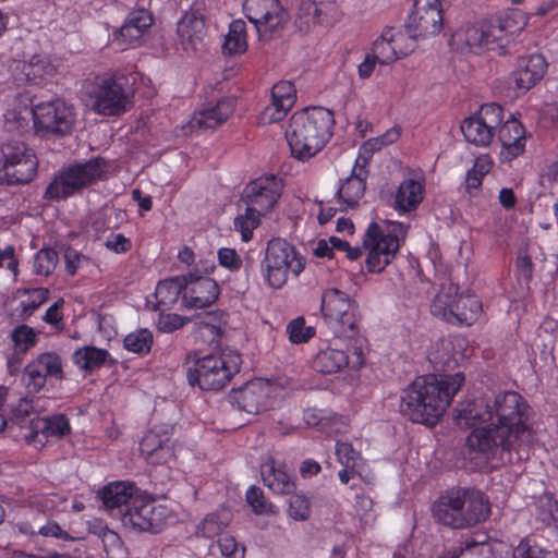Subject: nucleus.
Here are the masks:
<instances>
[{
  "label": "nucleus",
  "mask_w": 558,
  "mask_h": 558,
  "mask_svg": "<svg viewBox=\"0 0 558 558\" xmlns=\"http://www.w3.org/2000/svg\"><path fill=\"white\" fill-rule=\"evenodd\" d=\"M59 256L57 251L44 247L35 255L34 271L40 276H49L57 267Z\"/></svg>",
  "instance_id": "nucleus-46"
},
{
  "label": "nucleus",
  "mask_w": 558,
  "mask_h": 558,
  "mask_svg": "<svg viewBox=\"0 0 558 558\" xmlns=\"http://www.w3.org/2000/svg\"><path fill=\"white\" fill-rule=\"evenodd\" d=\"M304 267L305 258L286 240L276 238L267 243L260 274L271 289H281L287 283L289 274L298 277Z\"/></svg>",
  "instance_id": "nucleus-6"
},
{
  "label": "nucleus",
  "mask_w": 558,
  "mask_h": 558,
  "mask_svg": "<svg viewBox=\"0 0 558 558\" xmlns=\"http://www.w3.org/2000/svg\"><path fill=\"white\" fill-rule=\"evenodd\" d=\"M36 133L45 137H63L73 131L76 113L62 99L34 105L31 109Z\"/></svg>",
  "instance_id": "nucleus-11"
},
{
  "label": "nucleus",
  "mask_w": 558,
  "mask_h": 558,
  "mask_svg": "<svg viewBox=\"0 0 558 558\" xmlns=\"http://www.w3.org/2000/svg\"><path fill=\"white\" fill-rule=\"evenodd\" d=\"M549 553H544L536 546H531L526 542H521L513 551V558H550Z\"/></svg>",
  "instance_id": "nucleus-62"
},
{
  "label": "nucleus",
  "mask_w": 558,
  "mask_h": 558,
  "mask_svg": "<svg viewBox=\"0 0 558 558\" xmlns=\"http://www.w3.org/2000/svg\"><path fill=\"white\" fill-rule=\"evenodd\" d=\"M515 15L517 14H512L498 20L488 21L492 37L494 38L495 45L497 44L500 49L505 48L502 44L505 39L507 43L509 41L507 39L508 36H513L523 29L524 25L515 21Z\"/></svg>",
  "instance_id": "nucleus-41"
},
{
  "label": "nucleus",
  "mask_w": 558,
  "mask_h": 558,
  "mask_svg": "<svg viewBox=\"0 0 558 558\" xmlns=\"http://www.w3.org/2000/svg\"><path fill=\"white\" fill-rule=\"evenodd\" d=\"M16 70H21L26 82L34 83H37V80L52 76L56 73L54 64L49 58L44 56H34L28 62H19Z\"/></svg>",
  "instance_id": "nucleus-38"
},
{
  "label": "nucleus",
  "mask_w": 558,
  "mask_h": 558,
  "mask_svg": "<svg viewBox=\"0 0 558 558\" xmlns=\"http://www.w3.org/2000/svg\"><path fill=\"white\" fill-rule=\"evenodd\" d=\"M367 162L368 158L360 154L351 175L344 180L337 192L339 198L349 207L355 206L364 195L368 175Z\"/></svg>",
  "instance_id": "nucleus-24"
},
{
  "label": "nucleus",
  "mask_w": 558,
  "mask_h": 558,
  "mask_svg": "<svg viewBox=\"0 0 558 558\" xmlns=\"http://www.w3.org/2000/svg\"><path fill=\"white\" fill-rule=\"evenodd\" d=\"M153 344V333L148 329H138L124 338V348L137 354H146Z\"/></svg>",
  "instance_id": "nucleus-45"
},
{
  "label": "nucleus",
  "mask_w": 558,
  "mask_h": 558,
  "mask_svg": "<svg viewBox=\"0 0 558 558\" xmlns=\"http://www.w3.org/2000/svg\"><path fill=\"white\" fill-rule=\"evenodd\" d=\"M4 266L14 275L17 274L19 262L15 258V250L12 245H8L3 250H0V267Z\"/></svg>",
  "instance_id": "nucleus-64"
},
{
  "label": "nucleus",
  "mask_w": 558,
  "mask_h": 558,
  "mask_svg": "<svg viewBox=\"0 0 558 558\" xmlns=\"http://www.w3.org/2000/svg\"><path fill=\"white\" fill-rule=\"evenodd\" d=\"M186 323V319L177 314L161 315L159 319V328L163 332H172Z\"/></svg>",
  "instance_id": "nucleus-63"
},
{
  "label": "nucleus",
  "mask_w": 558,
  "mask_h": 558,
  "mask_svg": "<svg viewBox=\"0 0 558 558\" xmlns=\"http://www.w3.org/2000/svg\"><path fill=\"white\" fill-rule=\"evenodd\" d=\"M287 332L293 343L306 342L313 336L311 328L305 326L303 317L291 320L287 326Z\"/></svg>",
  "instance_id": "nucleus-56"
},
{
  "label": "nucleus",
  "mask_w": 558,
  "mask_h": 558,
  "mask_svg": "<svg viewBox=\"0 0 558 558\" xmlns=\"http://www.w3.org/2000/svg\"><path fill=\"white\" fill-rule=\"evenodd\" d=\"M459 296L458 286L452 282L442 283L430 306L432 314L446 322L447 317L451 316Z\"/></svg>",
  "instance_id": "nucleus-36"
},
{
  "label": "nucleus",
  "mask_w": 558,
  "mask_h": 558,
  "mask_svg": "<svg viewBox=\"0 0 558 558\" xmlns=\"http://www.w3.org/2000/svg\"><path fill=\"white\" fill-rule=\"evenodd\" d=\"M336 454L339 462L345 468H361L362 465V458L351 444L337 442Z\"/></svg>",
  "instance_id": "nucleus-54"
},
{
  "label": "nucleus",
  "mask_w": 558,
  "mask_h": 558,
  "mask_svg": "<svg viewBox=\"0 0 558 558\" xmlns=\"http://www.w3.org/2000/svg\"><path fill=\"white\" fill-rule=\"evenodd\" d=\"M349 356L345 351L332 347L319 350L312 360L314 371L322 374H335L349 365Z\"/></svg>",
  "instance_id": "nucleus-33"
},
{
  "label": "nucleus",
  "mask_w": 558,
  "mask_h": 558,
  "mask_svg": "<svg viewBox=\"0 0 558 558\" xmlns=\"http://www.w3.org/2000/svg\"><path fill=\"white\" fill-rule=\"evenodd\" d=\"M22 381L28 393H37L45 387L47 377L44 375V372L31 361L24 367Z\"/></svg>",
  "instance_id": "nucleus-47"
},
{
  "label": "nucleus",
  "mask_w": 558,
  "mask_h": 558,
  "mask_svg": "<svg viewBox=\"0 0 558 558\" xmlns=\"http://www.w3.org/2000/svg\"><path fill=\"white\" fill-rule=\"evenodd\" d=\"M39 534L46 537H56L61 541L72 542V537L66 531H64L57 522L49 521L39 529Z\"/></svg>",
  "instance_id": "nucleus-61"
},
{
  "label": "nucleus",
  "mask_w": 558,
  "mask_h": 558,
  "mask_svg": "<svg viewBox=\"0 0 558 558\" xmlns=\"http://www.w3.org/2000/svg\"><path fill=\"white\" fill-rule=\"evenodd\" d=\"M458 425L475 428L466 438L468 447L488 459L512 461L515 453L522 459L531 439L529 418L531 407L519 392L504 390L486 395L476 401H465L456 409Z\"/></svg>",
  "instance_id": "nucleus-1"
},
{
  "label": "nucleus",
  "mask_w": 558,
  "mask_h": 558,
  "mask_svg": "<svg viewBox=\"0 0 558 558\" xmlns=\"http://www.w3.org/2000/svg\"><path fill=\"white\" fill-rule=\"evenodd\" d=\"M320 311L337 337L351 338L357 332L359 305L345 292L326 289L322 294Z\"/></svg>",
  "instance_id": "nucleus-10"
},
{
  "label": "nucleus",
  "mask_w": 558,
  "mask_h": 558,
  "mask_svg": "<svg viewBox=\"0 0 558 558\" xmlns=\"http://www.w3.org/2000/svg\"><path fill=\"white\" fill-rule=\"evenodd\" d=\"M31 433L25 435V438L31 442L36 439L43 444L49 437H63L70 433V423L65 415L58 414L47 417L35 416L29 421Z\"/></svg>",
  "instance_id": "nucleus-25"
},
{
  "label": "nucleus",
  "mask_w": 558,
  "mask_h": 558,
  "mask_svg": "<svg viewBox=\"0 0 558 558\" xmlns=\"http://www.w3.org/2000/svg\"><path fill=\"white\" fill-rule=\"evenodd\" d=\"M524 128L512 116L498 128V141L500 142L504 151L507 153V158L511 159L519 156L525 146Z\"/></svg>",
  "instance_id": "nucleus-28"
},
{
  "label": "nucleus",
  "mask_w": 558,
  "mask_h": 558,
  "mask_svg": "<svg viewBox=\"0 0 558 558\" xmlns=\"http://www.w3.org/2000/svg\"><path fill=\"white\" fill-rule=\"evenodd\" d=\"M105 246L117 254H122L131 250V241L121 233H111L106 239Z\"/></svg>",
  "instance_id": "nucleus-60"
},
{
  "label": "nucleus",
  "mask_w": 558,
  "mask_h": 558,
  "mask_svg": "<svg viewBox=\"0 0 558 558\" xmlns=\"http://www.w3.org/2000/svg\"><path fill=\"white\" fill-rule=\"evenodd\" d=\"M546 70L547 62L542 54L525 56L519 59L510 81L519 93L524 94L543 78Z\"/></svg>",
  "instance_id": "nucleus-23"
},
{
  "label": "nucleus",
  "mask_w": 558,
  "mask_h": 558,
  "mask_svg": "<svg viewBox=\"0 0 558 558\" xmlns=\"http://www.w3.org/2000/svg\"><path fill=\"white\" fill-rule=\"evenodd\" d=\"M173 427L155 426L140 444L141 453L153 465L168 464L174 459Z\"/></svg>",
  "instance_id": "nucleus-17"
},
{
  "label": "nucleus",
  "mask_w": 558,
  "mask_h": 558,
  "mask_svg": "<svg viewBox=\"0 0 558 558\" xmlns=\"http://www.w3.org/2000/svg\"><path fill=\"white\" fill-rule=\"evenodd\" d=\"M461 131L464 138L476 146L489 145L495 134V132L475 114L463 121Z\"/></svg>",
  "instance_id": "nucleus-37"
},
{
  "label": "nucleus",
  "mask_w": 558,
  "mask_h": 558,
  "mask_svg": "<svg viewBox=\"0 0 558 558\" xmlns=\"http://www.w3.org/2000/svg\"><path fill=\"white\" fill-rule=\"evenodd\" d=\"M263 216L265 214L253 210L251 206L245 205L244 211L234 218V229L241 233L242 241L248 242L253 238V230L259 226Z\"/></svg>",
  "instance_id": "nucleus-43"
},
{
  "label": "nucleus",
  "mask_w": 558,
  "mask_h": 558,
  "mask_svg": "<svg viewBox=\"0 0 558 558\" xmlns=\"http://www.w3.org/2000/svg\"><path fill=\"white\" fill-rule=\"evenodd\" d=\"M186 284V276L169 277L158 282L154 298L156 303L153 306L154 311L165 312L170 310L179 298L184 292V286Z\"/></svg>",
  "instance_id": "nucleus-30"
},
{
  "label": "nucleus",
  "mask_w": 558,
  "mask_h": 558,
  "mask_svg": "<svg viewBox=\"0 0 558 558\" xmlns=\"http://www.w3.org/2000/svg\"><path fill=\"white\" fill-rule=\"evenodd\" d=\"M289 515L295 521H305L311 513V504L303 494H293L289 499Z\"/></svg>",
  "instance_id": "nucleus-52"
},
{
  "label": "nucleus",
  "mask_w": 558,
  "mask_h": 558,
  "mask_svg": "<svg viewBox=\"0 0 558 558\" xmlns=\"http://www.w3.org/2000/svg\"><path fill=\"white\" fill-rule=\"evenodd\" d=\"M474 114L495 132L501 125L504 109L495 102L485 104Z\"/></svg>",
  "instance_id": "nucleus-49"
},
{
  "label": "nucleus",
  "mask_w": 558,
  "mask_h": 558,
  "mask_svg": "<svg viewBox=\"0 0 558 558\" xmlns=\"http://www.w3.org/2000/svg\"><path fill=\"white\" fill-rule=\"evenodd\" d=\"M232 99H221L215 107L195 113L191 120V128L215 129L223 123L233 112Z\"/></svg>",
  "instance_id": "nucleus-31"
},
{
  "label": "nucleus",
  "mask_w": 558,
  "mask_h": 558,
  "mask_svg": "<svg viewBox=\"0 0 558 558\" xmlns=\"http://www.w3.org/2000/svg\"><path fill=\"white\" fill-rule=\"evenodd\" d=\"M260 474L265 486L275 494L290 495L295 489V483L287 472L286 465L271 457L262 463Z\"/></svg>",
  "instance_id": "nucleus-26"
},
{
  "label": "nucleus",
  "mask_w": 558,
  "mask_h": 558,
  "mask_svg": "<svg viewBox=\"0 0 558 558\" xmlns=\"http://www.w3.org/2000/svg\"><path fill=\"white\" fill-rule=\"evenodd\" d=\"M247 49L246 25L242 20L233 21L229 26V32L225 37L222 51L225 54H240Z\"/></svg>",
  "instance_id": "nucleus-40"
},
{
  "label": "nucleus",
  "mask_w": 558,
  "mask_h": 558,
  "mask_svg": "<svg viewBox=\"0 0 558 558\" xmlns=\"http://www.w3.org/2000/svg\"><path fill=\"white\" fill-rule=\"evenodd\" d=\"M38 160L32 148L21 141L0 144V184L31 182L37 173Z\"/></svg>",
  "instance_id": "nucleus-9"
},
{
  "label": "nucleus",
  "mask_w": 558,
  "mask_h": 558,
  "mask_svg": "<svg viewBox=\"0 0 558 558\" xmlns=\"http://www.w3.org/2000/svg\"><path fill=\"white\" fill-rule=\"evenodd\" d=\"M109 352L92 345L78 348L73 353V362L81 369L93 372L100 368L108 360Z\"/></svg>",
  "instance_id": "nucleus-39"
},
{
  "label": "nucleus",
  "mask_w": 558,
  "mask_h": 558,
  "mask_svg": "<svg viewBox=\"0 0 558 558\" xmlns=\"http://www.w3.org/2000/svg\"><path fill=\"white\" fill-rule=\"evenodd\" d=\"M489 514L488 499L480 489L473 487H451L433 505L436 521L451 529L473 527L485 521Z\"/></svg>",
  "instance_id": "nucleus-4"
},
{
  "label": "nucleus",
  "mask_w": 558,
  "mask_h": 558,
  "mask_svg": "<svg viewBox=\"0 0 558 558\" xmlns=\"http://www.w3.org/2000/svg\"><path fill=\"white\" fill-rule=\"evenodd\" d=\"M456 551L458 558H495L490 545L485 543L471 544Z\"/></svg>",
  "instance_id": "nucleus-57"
},
{
  "label": "nucleus",
  "mask_w": 558,
  "mask_h": 558,
  "mask_svg": "<svg viewBox=\"0 0 558 558\" xmlns=\"http://www.w3.org/2000/svg\"><path fill=\"white\" fill-rule=\"evenodd\" d=\"M245 10L247 19L264 39L277 35L288 21V13L279 0H246Z\"/></svg>",
  "instance_id": "nucleus-14"
},
{
  "label": "nucleus",
  "mask_w": 558,
  "mask_h": 558,
  "mask_svg": "<svg viewBox=\"0 0 558 558\" xmlns=\"http://www.w3.org/2000/svg\"><path fill=\"white\" fill-rule=\"evenodd\" d=\"M408 229V225L398 221H389L386 231L377 223L368 226L363 239V247L367 251L365 263L368 271L380 272L391 263Z\"/></svg>",
  "instance_id": "nucleus-7"
},
{
  "label": "nucleus",
  "mask_w": 558,
  "mask_h": 558,
  "mask_svg": "<svg viewBox=\"0 0 558 558\" xmlns=\"http://www.w3.org/2000/svg\"><path fill=\"white\" fill-rule=\"evenodd\" d=\"M396 40L387 38L386 35L377 38L373 44V56L377 57V60L383 64H388L397 60L398 53L396 47L392 45Z\"/></svg>",
  "instance_id": "nucleus-48"
},
{
  "label": "nucleus",
  "mask_w": 558,
  "mask_h": 558,
  "mask_svg": "<svg viewBox=\"0 0 558 558\" xmlns=\"http://www.w3.org/2000/svg\"><path fill=\"white\" fill-rule=\"evenodd\" d=\"M109 167L102 157H95L61 170L47 186L45 197L48 199L66 198L82 189L102 180Z\"/></svg>",
  "instance_id": "nucleus-8"
},
{
  "label": "nucleus",
  "mask_w": 558,
  "mask_h": 558,
  "mask_svg": "<svg viewBox=\"0 0 558 558\" xmlns=\"http://www.w3.org/2000/svg\"><path fill=\"white\" fill-rule=\"evenodd\" d=\"M12 341L15 347L22 352L25 353L27 350L33 348L37 342V336L35 330L27 326L21 325L17 326L11 333Z\"/></svg>",
  "instance_id": "nucleus-51"
},
{
  "label": "nucleus",
  "mask_w": 558,
  "mask_h": 558,
  "mask_svg": "<svg viewBox=\"0 0 558 558\" xmlns=\"http://www.w3.org/2000/svg\"><path fill=\"white\" fill-rule=\"evenodd\" d=\"M296 100V90L289 81L276 83L270 90V102L260 113V121L270 124L281 121Z\"/></svg>",
  "instance_id": "nucleus-22"
},
{
  "label": "nucleus",
  "mask_w": 558,
  "mask_h": 558,
  "mask_svg": "<svg viewBox=\"0 0 558 558\" xmlns=\"http://www.w3.org/2000/svg\"><path fill=\"white\" fill-rule=\"evenodd\" d=\"M47 289L39 288L31 291L28 299L20 303L19 316L22 319L28 318L47 300Z\"/></svg>",
  "instance_id": "nucleus-53"
},
{
  "label": "nucleus",
  "mask_w": 558,
  "mask_h": 558,
  "mask_svg": "<svg viewBox=\"0 0 558 558\" xmlns=\"http://www.w3.org/2000/svg\"><path fill=\"white\" fill-rule=\"evenodd\" d=\"M246 501L257 514L276 513L274 505L266 500L263 490L257 486H251L247 489Z\"/></svg>",
  "instance_id": "nucleus-50"
},
{
  "label": "nucleus",
  "mask_w": 558,
  "mask_h": 558,
  "mask_svg": "<svg viewBox=\"0 0 558 558\" xmlns=\"http://www.w3.org/2000/svg\"><path fill=\"white\" fill-rule=\"evenodd\" d=\"M220 293L218 283L207 276H186L182 307L204 308L216 302Z\"/></svg>",
  "instance_id": "nucleus-19"
},
{
  "label": "nucleus",
  "mask_w": 558,
  "mask_h": 558,
  "mask_svg": "<svg viewBox=\"0 0 558 558\" xmlns=\"http://www.w3.org/2000/svg\"><path fill=\"white\" fill-rule=\"evenodd\" d=\"M333 113L323 107L295 111L289 120L286 137L292 156L308 160L319 153L332 135Z\"/></svg>",
  "instance_id": "nucleus-3"
},
{
  "label": "nucleus",
  "mask_w": 558,
  "mask_h": 558,
  "mask_svg": "<svg viewBox=\"0 0 558 558\" xmlns=\"http://www.w3.org/2000/svg\"><path fill=\"white\" fill-rule=\"evenodd\" d=\"M464 381L462 373L417 377L400 397V413L413 423L434 426Z\"/></svg>",
  "instance_id": "nucleus-2"
},
{
  "label": "nucleus",
  "mask_w": 558,
  "mask_h": 558,
  "mask_svg": "<svg viewBox=\"0 0 558 558\" xmlns=\"http://www.w3.org/2000/svg\"><path fill=\"white\" fill-rule=\"evenodd\" d=\"M339 19L337 0H302L298 26L302 32H310L316 26L331 27Z\"/></svg>",
  "instance_id": "nucleus-18"
},
{
  "label": "nucleus",
  "mask_w": 558,
  "mask_h": 558,
  "mask_svg": "<svg viewBox=\"0 0 558 558\" xmlns=\"http://www.w3.org/2000/svg\"><path fill=\"white\" fill-rule=\"evenodd\" d=\"M282 187L281 179L274 174L259 177L245 185L241 202L266 215L280 198Z\"/></svg>",
  "instance_id": "nucleus-16"
},
{
  "label": "nucleus",
  "mask_w": 558,
  "mask_h": 558,
  "mask_svg": "<svg viewBox=\"0 0 558 558\" xmlns=\"http://www.w3.org/2000/svg\"><path fill=\"white\" fill-rule=\"evenodd\" d=\"M168 514L163 505L134 499L132 506L121 512V520L125 527L133 531L158 533L165 526Z\"/></svg>",
  "instance_id": "nucleus-13"
},
{
  "label": "nucleus",
  "mask_w": 558,
  "mask_h": 558,
  "mask_svg": "<svg viewBox=\"0 0 558 558\" xmlns=\"http://www.w3.org/2000/svg\"><path fill=\"white\" fill-rule=\"evenodd\" d=\"M35 366L44 372V375L56 379L64 377L63 364L60 355L56 352H44L33 360Z\"/></svg>",
  "instance_id": "nucleus-44"
},
{
  "label": "nucleus",
  "mask_w": 558,
  "mask_h": 558,
  "mask_svg": "<svg viewBox=\"0 0 558 558\" xmlns=\"http://www.w3.org/2000/svg\"><path fill=\"white\" fill-rule=\"evenodd\" d=\"M153 17L148 11L140 9L129 13L123 25L113 34L116 41L133 43L138 40L151 26Z\"/></svg>",
  "instance_id": "nucleus-29"
},
{
  "label": "nucleus",
  "mask_w": 558,
  "mask_h": 558,
  "mask_svg": "<svg viewBox=\"0 0 558 558\" xmlns=\"http://www.w3.org/2000/svg\"><path fill=\"white\" fill-rule=\"evenodd\" d=\"M424 198V185L414 179L402 181L395 195L396 209L408 213L416 209Z\"/></svg>",
  "instance_id": "nucleus-32"
},
{
  "label": "nucleus",
  "mask_w": 558,
  "mask_h": 558,
  "mask_svg": "<svg viewBox=\"0 0 558 558\" xmlns=\"http://www.w3.org/2000/svg\"><path fill=\"white\" fill-rule=\"evenodd\" d=\"M399 132L397 130H389L380 137L372 138L365 142L362 146V150L367 154H373L380 150L384 146L391 144L397 141Z\"/></svg>",
  "instance_id": "nucleus-58"
},
{
  "label": "nucleus",
  "mask_w": 558,
  "mask_h": 558,
  "mask_svg": "<svg viewBox=\"0 0 558 558\" xmlns=\"http://www.w3.org/2000/svg\"><path fill=\"white\" fill-rule=\"evenodd\" d=\"M268 385L260 379L247 381L243 387L233 389L228 400L232 407L248 414H257L266 409Z\"/></svg>",
  "instance_id": "nucleus-20"
},
{
  "label": "nucleus",
  "mask_w": 558,
  "mask_h": 558,
  "mask_svg": "<svg viewBox=\"0 0 558 558\" xmlns=\"http://www.w3.org/2000/svg\"><path fill=\"white\" fill-rule=\"evenodd\" d=\"M241 355L233 350H222L195 360L186 373L191 386L205 391L222 389L240 371Z\"/></svg>",
  "instance_id": "nucleus-5"
},
{
  "label": "nucleus",
  "mask_w": 558,
  "mask_h": 558,
  "mask_svg": "<svg viewBox=\"0 0 558 558\" xmlns=\"http://www.w3.org/2000/svg\"><path fill=\"white\" fill-rule=\"evenodd\" d=\"M218 546L225 558H245V547L231 535H222L218 539Z\"/></svg>",
  "instance_id": "nucleus-55"
},
{
  "label": "nucleus",
  "mask_w": 558,
  "mask_h": 558,
  "mask_svg": "<svg viewBox=\"0 0 558 558\" xmlns=\"http://www.w3.org/2000/svg\"><path fill=\"white\" fill-rule=\"evenodd\" d=\"M131 89L128 78L110 75L100 78L93 92L96 112L104 116H116L124 112L130 105Z\"/></svg>",
  "instance_id": "nucleus-12"
},
{
  "label": "nucleus",
  "mask_w": 558,
  "mask_h": 558,
  "mask_svg": "<svg viewBox=\"0 0 558 558\" xmlns=\"http://www.w3.org/2000/svg\"><path fill=\"white\" fill-rule=\"evenodd\" d=\"M217 255L219 264L231 271H236L242 267V259L233 248L221 247Z\"/></svg>",
  "instance_id": "nucleus-59"
},
{
  "label": "nucleus",
  "mask_w": 558,
  "mask_h": 558,
  "mask_svg": "<svg viewBox=\"0 0 558 558\" xmlns=\"http://www.w3.org/2000/svg\"><path fill=\"white\" fill-rule=\"evenodd\" d=\"M206 0H194L189 11L178 22V35L182 44L190 45L192 50H196L202 44L205 34Z\"/></svg>",
  "instance_id": "nucleus-21"
},
{
  "label": "nucleus",
  "mask_w": 558,
  "mask_h": 558,
  "mask_svg": "<svg viewBox=\"0 0 558 558\" xmlns=\"http://www.w3.org/2000/svg\"><path fill=\"white\" fill-rule=\"evenodd\" d=\"M482 312V303L471 294H460L457 299V305L452 310L451 316L446 322L450 324L472 325Z\"/></svg>",
  "instance_id": "nucleus-35"
},
{
  "label": "nucleus",
  "mask_w": 558,
  "mask_h": 558,
  "mask_svg": "<svg viewBox=\"0 0 558 558\" xmlns=\"http://www.w3.org/2000/svg\"><path fill=\"white\" fill-rule=\"evenodd\" d=\"M452 40L463 46V50L473 51L475 49L486 48L495 49V41L492 37L490 25L488 22H482L468 25L460 28L452 35Z\"/></svg>",
  "instance_id": "nucleus-27"
},
{
  "label": "nucleus",
  "mask_w": 558,
  "mask_h": 558,
  "mask_svg": "<svg viewBox=\"0 0 558 558\" xmlns=\"http://www.w3.org/2000/svg\"><path fill=\"white\" fill-rule=\"evenodd\" d=\"M442 22L440 0H414L405 31L412 39L423 38L438 34L442 29Z\"/></svg>",
  "instance_id": "nucleus-15"
},
{
  "label": "nucleus",
  "mask_w": 558,
  "mask_h": 558,
  "mask_svg": "<svg viewBox=\"0 0 558 558\" xmlns=\"http://www.w3.org/2000/svg\"><path fill=\"white\" fill-rule=\"evenodd\" d=\"M231 513L228 510H221L208 514L197 526V534L203 537L213 538L229 525Z\"/></svg>",
  "instance_id": "nucleus-42"
},
{
  "label": "nucleus",
  "mask_w": 558,
  "mask_h": 558,
  "mask_svg": "<svg viewBox=\"0 0 558 558\" xmlns=\"http://www.w3.org/2000/svg\"><path fill=\"white\" fill-rule=\"evenodd\" d=\"M137 488L131 482L118 481L109 483L99 492L100 498L108 509L121 508L126 506L133 497Z\"/></svg>",
  "instance_id": "nucleus-34"
}]
</instances>
